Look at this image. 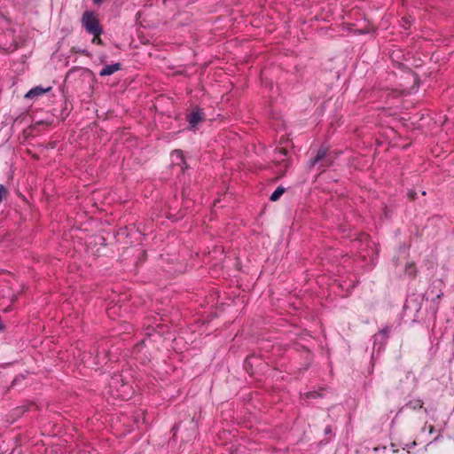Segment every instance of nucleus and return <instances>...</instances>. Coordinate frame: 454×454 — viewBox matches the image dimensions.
Segmentation results:
<instances>
[{
  "instance_id": "16",
  "label": "nucleus",
  "mask_w": 454,
  "mask_h": 454,
  "mask_svg": "<svg viewBox=\"0 0 454 454\" xmlns=\"http://www.w3.org/2000/svg\"><path fill=\"white\" fill-rule=\"evenodd\" d=\"M77 52L82 54V55H85V56H89L90 53L88 52L87 50H78Z\"/></svg>"
},
{
  "instance_id": "9",
  "label": "nucleus",
  "mask_w": 454,
  "mask_h": 454,
  "mask_svg": "<svg viewBox=\"0 0 454 454\" xmlns=\"http://www.w3.org/2000/svg\"><path fill=\"white\" fill-rule=\"evenodd\" d=\"M0 49L4 51H13L17 49V45L14 43H3L2 37L0 36Z\"/></svg>"
},
{
  "instance_id": "23",
  "label": "nucleus",
  "mask_w": 454,
  "mask_h": 454,
  "mask_svg": "<svg viewBox=\"0 0 454 454\" xmlns=\"http://www.w3.org/2000/svg\"><path fill=\"white\" fill-rule=\"evenodd\" d=\"M442 294H442V293H441L440 294H438V295H437V298H438V299H439V298H441Z\"/></svg>"
},
{
  "instance_id": "3",
  "label": "nucleus",
  "mask_w": 454,
  "mask_h": 454,
  "mask_svg": "<svg viewBox=\"0 0 454 454\" xmlns=\"http://www.w3.org/2000/svg\"><path fill=\"white\" fill-rule=\"evenodd\" d=\"M204 120V113L199 107H195L187 115V121L189 122V129H194L197 125Z\"/></svg>"
},
{
  "instance_id": "17",
  "label": "nucleus",
  "mask_w": 454,
  "mask_h": 454,
  "mask_svg": "<svg viewBox=\"0 0 454 454\" xmlns=\"http://www.w3.org/2000/svg\"><path fill=\"white\" fill-rule=\"evenodd\" d=\"M103 1H104V0H93V3H94L95 4H102V3H103Z\"/></svg>"
},
{
  "instance_id": "20",
  "label": "nucleus",
  "mask_w": 454,
  "mask_h": 454,
  "mask_svg": "<svg viewBox=\"0 0 454 454\" xmlns=\"http://www.w3.org/2000/svg\"><path fill=\"white\" fill-rule=\"evenodd\" d=\"M24 98H30V95H28V92H27V93L24 95Z\"/></svg>"
},
{
  "instance_id": "1",
  "label": "nucleus",
  "mask_w": 454,
  "mask_h": 454,
  "mask_svg": "<svg viewBox=\"0 0 454 454\" xmlns=\"http://www.w3.org/2000/svg\"><path fill=\"white\" fill-rule=\"evenodd\" d=\"M81 21L85 30L96 38L103 34V27H101L98 16L94 12H84Z\"/></svg>"
},
{
  "instance_id": "7",
  "label": "nucleus",
  "mask_w": 454,
  "mask_h": 454,
  "mask_svg": "<svg viewBox=\"0 0 454 454\" xmlns=\"http://www.w3.org/2000/svg\"><path fill=\"white\" fill-rule=\"evenodd\" d=\"M286 189L282 186H278L270 195V200L277 201L282 194L285 192Z\"/></svg>"
},
{
  "instance_id": "8",
  "label": "nucleus",
  "mask_w": 454,
  "mask_h": 454,
  "mask_svg": "<svg viewBox=\"0 0 454 454\" xmlns=\"http://www.w3.org/2000/svg\"><path fill=\"white\" fill-rule=\"evenodd\" d=\"M423 406V402L421 400H413V401H410L409 403H407L405 404V408L406 409H412V410H417V409H421Z\"/></svg>"
},
{
  "instance_id": "14",
  "label": "nucleus",
  "mask_w": 454,
  "mask_h": 454,
  "mask_svg": "<svg viewBox=\"0 0 454 454\" xmlns=\"http://www.w3.org/2000/svg\"><path fill=\"white\" fill-rule=\"evenodd\" d=\"M92 43H93L101 44V43H102V41H101V39H100V36H98L97 38H96L95 36H93Z\"/></svg>"
},
{
  "instance_id": "24",
  "label": "nucleus",
  "mask_w": 454,
  "mask_h": 454,
  "mask_svg": "<svg viewBox=\"0 0 454 454\" xmlns=\"http://www.w3.org/2000/svg\"><path fill=\"white\" fill-rule=\"evenodd\" d=\"M29 405H30V409L32 408V406H34V403H32L31 402L29 403Z\"/></svg>"
},
{
  "instance_id": "13",
  "label": "nucleus",
  "mask_w": 454,
  "mask_h": 454,
  "mask_svg": "<svg viewBox=\"0 0 454 454\" xmlns=\"http://www.w3.org/2000/svg\"><path fill=\"white\" fill-rule=\"evenodd\" d=\"M408 197H409L411 200H415V199H416V197H417V193H416V192H414V191H410V192H408Z\"/></svg>"
},
{
  "instance_id": "21",
  "label": "nucleus",
  "mask_w": 454,
  "mask_h": 454,
  "mask_svg": "<svg viewBox=\"0 0 454 454\" xmlns=\"http://www.w3.org/2000/svg\"><path fill=\"white\" fill-rule=\"evenodd\" d=\"M24 98H30V95H28V92H27V93L24 95Z\"/></svg>"
},
{
  "instance_id": "10",
  "label": "nucleus",
  "mask_w": 454,
  "mask_h": 454,
  "mask_svg": "<svg viewBox=\"0 0 454 454\" xmlns=\"http://www.w3.org/2000/svg\"><path fill=\"white\" fill-rule=\"evenodd\" d=\"M173 153H174V155L176 156V158L180 159V163H178V164L182 166V168H186L187 165H186V162L184 160V154H183L182 151L176 150V151H174Z\"/></svg>"
},
{
  "instance_id": "19",
  "label": "nucleus",
  "mask_w": 454,
  "mask_h": 454,
  "mask_svg": "<svg viewBox=\"0 0 454 454\" xmlns=\"http://www.w3.org/2000/svg\"><path fill=\"white\" fill-rule=\"evenodd\" d=\"M279 152H280V153H282V154H284V155H286V150H285V149H280V151H279Z\"/></svg>"
},
{
  "instance_id": "2",
  "label": "nucleus",
  "mask_w": 454,
  "mask_h": 454,
  "mask_svg": "<svg viewBox=\"0 0 454 454\" xmlns=\"http://www.w3.org/2000/svg\"><path fill=\"white\" fill-rule=\"evenodd\" d=\"M328 149L321 147L318 149L316 156L310 160L309 168H314L316 165H319L318 168L324 171L326 168L331 166L332 160L327 157Z\"/></svg>"
},
{
  "instance_id": "15",
  "label": "nucleus",
  "mask_w": 454,
  "mask_h": 454,
  "mask_svg": "<svg viewBox=\"0 0 454 454\" xmlns=\"http://www.w3.org/2000/svg\"><path fill=\"white\" fill-rule=\"evenodd\" d=\"M325 434H332V427H331V426H327V427L325 428Z\"/></svg>"
},
{
  "instance_id": "4",
  "label": "nucleus",
  "mask_w": 454,
  "mask_h": 454,
  "mask_svg": "<svg viewBox=\"0 0 454 454\" xmlns=\"http://www.w3.org/2000/svg\"><path fill=\"white\" fill-rule=\"evenodd\" d=\"M390 333V327L386 326L380 331H379L374 336V346L378 345V350L384 347L386 344Z\"/></svg>"
},
{
  "instance_id": "6",
  "label": "nucleus",
  "mask_w": 454,
  "mask_h": 454,
  "mask_svg": "<svg viewBox=\"0 0 454 454\" xmlns=\"http://www.w3.org/2000/svg\"><path fill=\"white\" fill-rule=\"evenodd\" d=\"M52 90L51 86L43 88L42 86H35L30 89V98L39 97L46 92H49Z\"/></svg>"
},
{
  "instance_id": "5",
  "label": "nucleus",
  "mask_w": 454,
  "mask_h": 454,
  "mask_svg": "<svg viewBox=\"0 0 454 454\" xmlns=\"http://www.w3.org/2000/svg\"><path fill=\"white\" fill-rule=\"evenodd\" d=\"M121 69V65L120 63L106 65L101 69V71L99 72V75L100 76H108Z\"/></svg>"
},
{
  "instance_id": "12",
  "label": "nucleus",
  "mask_w": 454,
  "mask_h": 454,
  "mask_svg": "<svg viewBox=\"0 0 454 454\" xmlns=\"http://www.w3.org/2000/svg\"><path fill=\"white\" fill-rule=\"evenodd\" d=\"M403 24L402 25L405 29L409 28L411 26L410 18H403L402 19Z\"/></svg>"
},
{
  "instance_id": "11",
  "label": "nucleus",
  "mask_w": 454,
  "mask_h": 454,
  "mask_svg": "<svg viewBox=\"0 0 454 454\" xmlns=\"http://www.w3.org/2000/svg\"><path fill=\"white\" fill-rule=\"evenodd\" d=\"M405 273L411 277H415L416 268L414 263H408L405 267Z\"/></svg>"
},
{
  "instance_id": "18",
  "label": "nucleus",
  "mask_w": 454,
  "mask_h": 454,
  "mask_svg": "<svg viewBox=\"0 0 454 454\" xmlns=\"http://www.w3.org/2000/svg\"><path fill=\"white\" fill-rule=\"evenodd\" d=\"M307 396H308V397H314V396H315V395H314V393L309 392V393H308Z\"/></svg>"
},
{
  "instance_id": "22",
  "label": "nucleus",
  "mask_w": 454,
  "mask_h": 454,
  "mask_svg": "<svg viewBox=\"0 0 454 454\" xmlns=\"http://www.w3.org/2000/svg\"><path fill=\"white\" fill-rule=\"evenodd\" d=\"M434 427L430 426V433H433Z\"/></svg>"
}]
</instances>
